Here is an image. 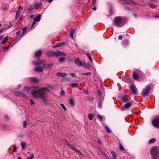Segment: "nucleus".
I'll use <instances>...</instances> for the list:
<instances>
[{
  "mask_svg": "<svg viewBox=\"0 0 159 159\" xmlns=\"http://www.w3.org/2000/svg\"><path fill=\"white\" fill-rule=\"evenodd\" d=\"M98 107L100 108L102 107L101 102L100 101H98Z\"/></svg>",
  "mask_w": 159,
  "mask_h": 159,
  "instance_id": "obj_38",
  "label": "nucleus"
},
{
  "mask_svg": "<svg viewBox=\"0 0 159 159\" xmlns=\"http://www.w3.org/2000/svg\"><path fill=\"white\" fill-rule=\"evenodd\" d=\"M59 61L61 63H63L65 61V59L64 57H61L59 58Z\"/></svg>",
  "mask_w": 159,
  "mask_h": 159,
  "instance_id": "obj_30",
  "label": "nucleus"
},
{
  "mask_svg": "<svg viewBox=\"0 0 159 159\" xmlns=\"http://www.w3.org/2000/svg\"><path fill=\"white\" fill-rule=\"evenodd\" d=\"M77 85V84L76 83H73L71 84V86L72 87L74 88V87H75Z\"/></svg>",
  "mask_w": 159,
  "mask_h": 159,
  "instance_id": "obj_50",
  "label": "nucleus"
},
{
  "mask_svg": "<svg viewBox=\"0 0 159 159\" xmlns=\"http://www.w3.org/2000/svg\"><path fill=\"white\" fill-rule=\"evenodd\" d=\"M42 52L41 50H39L36 51L35 53V56L36 57H39L42 55Z\"/></svg>",
  "mask_w": 159,
  "mask_h": 159,
  "instance_id": "obj_16",
  "label": "nucleus"
},
{
  "mask_svg": "<svg viewBox=\"0 0 159 159\" xmlns=\"http://www.w3.org/2000/svg\"><path fill=\"white\" fill-rule=\"evenodd\" d=\"M26 30L27 28L26 27H24L23 28L22 30V33H25L26 31Z\"/></svg>",
  "mask_w": 159,
  "mask_h": 159,
  "instance_id": "obj_52",
  "label": "nucleus"
},
{
  "mask_svg": "<svg viewBox=\"0 0 159 159\" xmlns=\"http://www.w3.org/2000/svg\"><path fill=\"white\" fill-rule=\"evenodd\" d=\"M20 14L21 11H20L19 10H18L16 12V15L19 16Z\"/></svg>",
  "mask_w": 159,
  "mask_h": 159,
  "instance_id": "obj_48",
  "label": "nucleus"
},
{
  "mask_svg": "<svg viewBox=\"0 0 159 159\" xmlns=\"http://www.w3.org/2000/svg\"><path fill=\"white\" fill-rule=\"evenodd\" d=\"M151 153L153 159H159V152L158 149L156 148L151 149Z\"/></svg>",
  "mask_w": 159,
  "mask_h": 159,
  "instance_id": "obj_2",
  "label": "nucleus"
},
{
  "mask_svg": "<svg viewBox=\"0 0 159 159\" xmlns=\"http://www.w3.org/2000/svg\"><path fill=\"white\" fill-rule=\"evenodd\" d=\"M122 3L124 4H129V2H128L126 0H124L123 1H122Z\"/></svg>",
  "mask_w": 159,
  "mask_h": 159,
  "instance_id": "obj_45",
  "label": "nucleus"
},
{
  "mask_svg": "<svg viewBox=\"0 0 159 159\" xmlns=\"http://www.w3.org/2000/svg\"><path fill=\"white\" fill-rule=\"evenodd\" d=\"M21 144L22 147V149H24L25 148V147L26 146V143L25 142L23 141L21 142Z\"/></svg>",
  "mask_w": 159,
  "mask_h": 159,
  "instance_id": "obj_24",
  "label": "nucleus"
},
{
  "mask_svg": "<svg viewBox=\"0 0 159 159\" xmlns=\"http://www.w3.org/2000/svg\"><path fill=\"white\" fill-rule=\"evenodd\" d=\"M5 118L6 120L7 121L9 119V117L7 116H5Z\"/></svg>",
  "mask_w": 159,
  "mask_h": 159,
  "instance_id": "obj_57",
  "label": "nucleus"
},
{
  "mask_svg": "<svg viewBox=\"0 0 159 159\" xmlns=\"http://www.w3.org/2000/svg\"><path fill=\"white\" fill-rule=\"evenodd\" d=\"M123 43L124 45L127 46L129 44V42L128 40L124 41Z\"/></svg>",
  "mask_w": 159,
  "mask_h": 159,
  "instance_id": "obj_35",
  "label": "nucleus"
},
{
  "mask_svg": "<svg viewBox=\"0 0 159 159\" xmlns=\"http://www.w3.org/2000/svg\"><path fill=\"white\" fill-rule=\"evenodd\" d=\"M70 75L73 77H76V75L75 73H70Z\"/></svg>",
  "mask_w": 159,
  "mask_h": 159,
  "instance_id": "obj_51",
  "label": "nucleus"
},
{
  "mask_svg": "<svg viewBox=\"0 0 159 159\" xmlns=\"http://www.w3.org/2000/svg\"><path fill=\"white\" fill-rule=\"evenodd\" d=\"M45 61L44 60H41L34 61V63L35 65H40L43 62Z\"/></svg>",
  "mask_w": 159,
  "mask_h": 159,
  "instance_id": "obj_17",
  "label": "nucleus"
},
{
  "mask_svg": "<svg viewBox=\"0 0 159 159\" xmlns=\"http://www.w3.org/2000/svg\"><path fill=\"white\" fill-rule=\"evenodd\" d=\"M59 53L58 54V57L61 56H66V54L65 53L63 52H62L59 51Z\"/></svg>",
  "mask_w": 159,
  "mask_h": 159,
  "instance_id": "obj_27",
  "label": "nucleus"
},
{
  "mask_svg": "<svg viewBox=\"0 0 159 159\" xmlns=\"http://www.w3.org/2000/svg\"><path fill=\"white\" fill-rule=\"evenodd\" d=\"M98 143L100 144H102V142L101 141V140L100 139H98Z\"/></svg>",
  "mask_w": 159,
  "mask_h": 159,
  "instance_id": "obj_62",
  "label": "nucleus"
},
{
  "mask_svg": "<svg viewBox=\"0 0 159 159\" xmlns=\"http://www.w3.org/2000/svg\"><path fill=\"white\" fill-rule=\"evenodd\" d=\"M102 154L107 159H111V158L110 157L108 156L107 154L105 152H103Z\"/></svg>",
  "mask_w": 159,
  "mask_h": 159,
  "instance_id": "obj_34",
  "label": "nucleus"
},
{
  "mask_svg": "<svg viewBox=\"0 0 159 159\" xmlns=\"http://www.w3.org/2000/svg\"><path fill=\"white\" fill-rule=\"evenodd\" d=\"M98 117L101 120H102L103 119V117L100 115H98Z\"/></svg>",
  "mask_w": 159,
  "mask_h": 159,
  "instance_id": "obj_55",
  "label": "nucleus"
},
{
  "mask_svg": "<svg viewBox=\"0 0 159 159\" xmlns=\"http://www.w3.org/2000/svg\"><path fill=\"white\" fill-rule=\"evenodd\" d=\"M66 144L71 149L73 150H74L78 152L81 155L82 154V153L80 151V150H78V149H76L74 146L71 145L68 142H66Z\"/></svg>",
  "mask_w": 159,
  "mask_h": 159,
  "instance_id": "obj_8",
  "label": "nucleus"
},
{
  "mask_svg": "<svg viewBox=\"0 0 159 159\" xmlns=\"http://www.w3.org/2000/svg\"><path fill=\"white\" fill-rule=\"evenodd\" d=\"M151 86L148 85L146 88L143 89L142 91L141 94L143 97H145L148 95L151 89Z\"/></svg>",
  "mask_w": 159,
  "mask_h": 159,
  "instance_id": "obj_5",
  "label": "nucleus"
},
{
  "mask_svg": "<svg viewBox=\"0 0 159 159\" xmlns=\"http://www.w3.org/2000/svg\"><path fill=\"white\" fill-rule=\"evenodd\" d=\"M60 106L63 108L64 110H66L67 109L65 106L63 104H61Z\"/></svg>",
  "mask_w": 159,
  "mask_h": 159,
  "instance_id": "obj_42",
  "label": "nucleus"
},
{
  "mask_svg": "<svg viewBox=\"0 0 159 159\" xmlns=\"http://www.w3.org/2000/svg\"><path fill=\"white\" fill-rule=\"evenodd\" d=\"M52 64L51 63L49 65L46 64L43 66V67L46 69H48L51 68L53 66Z\"/></svg>",
  "mask_w": 159,
  "mask_h": 159,
  "instance_id": "obj_21",
  "label": "nucleus"
},
{
  "mask_svg": "<svg viewBox=\"0 0 159 159\" xmlns=\"http://www.w3.org/2000/svg\"><path fill=\"white\" fill-rule=\"evenodd\" d=\"M27 122L26 121H24L23 122V127L25 128L26 127L27 125Z\"/></svg>",
  "mask_w": 159,
  "mask_h": 159,
  "instance_id": "obj_39",
  "label": "nucleus"
},
{
  "mask_svg": "<svg viewBox=\"0 0 159 159\" xmlns=\"http://www.w3.org/2000/svg\"><path fill=\"white\" fill-rule=\"evenodd\" d=\"M132 103L131 102H127L125 105V107H123L121 109V110L123 111L125 110V108L128 109L132 106Z\"/></svg>",
  "mask_w": 159,
  "mask_h": 159,
  "instance_id": "obj_11",
  "label": "nucleus"
},
{
  "mask_svg": "<svg viewBox=\"0 0 159 159\" xmlns=\"http://www.w3.org/2000/svg\"><path fill=\"white\" fill-rule=\"evenodd\" d=\"M3 129L5 130H9V128L6 125H4L3 126Z\"/></svg>",
  "mask_w": 159,
  "mask_h": 159,
  "instance_id": "obj_43",
  "label": "nucleus"
},
{
  "mask_svg": "<svg viewBox=\"0 0 159 159\" xmlns=\"http://www.w3.org/2000/svg\"><path fill=\"white\" fill-rule=\"evenodd\" d=\"M137 71L139 72L140 79H144L146 78L145 75L141 71L139 70H137Z\"/></svg>",
  "mask_w": 159,
  "mask_h": 159,
  "instance_id": "obj_12",
  "label": "nucleus"
},
{
  "mask_svg": "<svg viewBox=\"0 0 159 159\" xmlns=\"http://www.w3.org/2000/svg\"><path fill=\"white\" fill-rule=\"evenodd\" d=\"M124 21L122 20L121 18L120 17H116L114 20V23L116 26L120 27L124 25Z\"/></svg>",
  "mask_w": 159,
  "mask_h": 159,
  "instance_id": "obj_3",
  "label": "nucleus"
},
{
  "mask_svg": "<svg viewBox=\"0 0 159 159\" xmlns=\"http://www.w3.org/2000/svg\"><path fill=\"white\" fill-rule=\"evenodd\" d=\"M34 7H30L28 9V12H31L32 11Z\"/></svg>",
  "mask_w": 159,
  "mask_h": 159,
  "instance_id": "obj_49",
  "label": "nucleus"
},
{
  "mask_svg": "<svg viewBox=\"0 0 159 159\" xmlns=\"http://www.w3.org/2000/svg\"><path fill=\"white\" fill-rule=\"evenodd\" d=\"M34 91H37V93H41L44 91H46L47 92H49L50 90L47 87L43 88H39L37 90H34Z\"/></svg>",
  "mask_w": 159,
  "mask_h": 159,
  "instance_id": "obj_9",
  "label": "nucleus"
},
{
  "mask_svg": "<svg viewBox=\"0 0 159 159\" xmlns=\"http://www.w3.org/2000/svg\"><path fill=\"white\" fill-rule=\"evenodd\" d=\"M61 73L60 72H57L56 73V75L57 76H61Z\"/></svg>",
  "mask_w": 159,
  "mask_h": 159,
  "instance_id": "obj_60",
  "label": "nucleus"
},
{
  "mask_svg": "<svg viewBox=\"0 0 159 159\" xmlns=\"http://www.w3.org/2000/svg\"><path fill=\"white\" fill-rule=\"evenodd\" d=\"M90 101L91 102H94V98L93 97L91 98L90 100Z\"/></svg>",
  "mask_w": 159,
  "mask_h": 159,
  "instance_id": "obj_56",
  "label": "nucleus"
},
{
  "mask_svg": "<svg viewBox=\"0 0 159 159\" xmlns=\"http://www.w3.org/2000/svg\"><path fill=\"white\" fill-rule=\"evenodd\" d=\"M66 43H58L57 44V46H59V47L64 46L66 45Z\"/></svg>",
  "mask_w": 159,
  "mask_h": 159,
  "instance_id": "obj_31",
  "label": "nucleus"
},
{
  "mask_svg": "<svg viewBox=\"0 0 159 159\" xmlns=\"http://www.w3.org/2000/svg\"><path fill=\"white\" fill-rule=\"evenodd\" d=\"M8 40V38L7 36L5 37L4 39L1 42V44H3L5 43Z\"/></svg>",
  "mask_w": 159,
  "mask_h": 159,
  "instance_id": "obj_23",
  "label": "nucleus"
},
{
  "mask_svg": "<svg viewBox=\"0 0 159 159\" xmlns=\"http://www.w3.org/2000/svg\"><path fill=\"white\" fill-rule=\"evenodd\" d=\"M133 76L134 79L136 80L140 79L139 72L138 71V73L134 72L133 74Z\"/></svg>",
  "mask_w": 159,
  "mask_h": 159,
  "instance_id": "obj_14",
  "label": "nucleus"
},
{
  "mask_svg": "<svg viewBox=\"0 0 159 159\" xmlns=\"http://www.w3.org/2000/svg\"><path fill=\"white\" fill-rule=\"evenodd\" d=\"M152 125L156 128H159V116L157 118L153 119L152 121Z\"/></svg>",
  "mask_w": 159,
  "mask_h": 159,
  "instance_id": "obj_7",
  "label": "nucleus"
},
{
  "mask_svg": "<svg viewBox=\"0 0 159 159\" xmlns=\"http://www.w3.org/2000/svg\"><path fill=\"white\" fill-rule=\"evenodd\" d=\"M156 141V139L155 138H152L148 141V143L150 144Z\"/></svg>",
  "mask_w": 159,
  "mask_h": 159,
  "instance_id": "obj_25",
  "label": "nucleus"
},
{
  "mask_svg": "<svg viewBox=\"0 0 159 159\" xmlns=\"http://www.w3.org/2000/svg\"><path fill=\"white\" fill-rule=\"evenodd\" d=\"M98 93L99 94V95L100 96V97H101V91L100 90H98Z\"/></svg>",
  "mask_w": 159,
  "mask_h": 159,
  "instance_id": "obj_58",
  "label": "nucleus"
},
{
  "mask_svg": "<svg viewBox=\"0 0 159 159\" xmlns=\"http://www.w3.org/2000/svg\"><path fill=\"white\" fill-rule=\"evenodd\" d=\"M130 89L133 94H136V87L134 84L130 85Z\"/></svg>",
  "mask_w": 159,
  "mask_h": 159,
  "instance_id": "obj_10",
  "label": "nucleus"
},
{
  "mask_svg": "<svg viewBox=\"0 0 159 159\" xmlns=\"http://www.w3.org/2000/svg\"><path fill=\"white\" fill-rule=\"evenodd\" d=\"M82 90L85 93V94H88L89 93L88 89H82Z\"/></svg>",
  "mask_w": 159,
  "mask_h": 159,
  "instance_id": "obj_32",
  "label": "nucleus"
},
{
  "mask_svg": "<svg viewBox=\"0 0 159 159\" xmlns=\"http://www.w3.org/2000/svg\"><path fill=\"white\" fill-rule=\"evenodd\" d=\"M94 115L90 113V120H93V118L94 117Z\"/></svg>",
  "mask_w": 159,
  "mask_h": 159,
  "instance_id": "obj_53",
  "label": "nucleus"
},
{
  "mask_svg": "<svg viewBox=\"0 0 159 159\" xmlns=\"http://www.w3.org/2000/svg\"><path fill=\"white\" fill-rule=\"evenodd\" d=\"M14 95L16 96H22L24 97H26V96L25 94H24L23 93L17 92H16L15 93Z\"/></svg>",
  "mask_w": 159,
  "mask_h": 159,
  "instance_id": "obj_19",
  "label": "nucleus"
},
{
  "mask_svg": "<svg viewBox=\"0 0 159 159\" xmlns=\"http://www.w3.org/2000/svg\"><path fill=\"white\" fill-rule=\"evenodd\" d=\"M118 39L119 40H121L123 39V37L122 35H120L118 36Z\"/></svg>",
  "mask_w": 159,
  "mask_h": 159,
  "instance_id": "obj_54",
  "label": "nucleus"
},
{
  "mask_svg": "<svg viewBox=\"0 0 159 159\" xmlns=\"http://www.w3.org/2000/svg\"><path fill=\"white\" fill-rule=\"evenodd\" d=\"M74 63L78 67H80L83 66L84 68L89 69V67H87L85 64H83L82 61H80V58L77 57V59L74 61Z\"/></svg>",
  "mask_w": 159,
  "mask_h": 159,
  "instance_id": "obj_4",
  "label": "nucleus"
},
{
  "mask_svg": "<svg viewBox=\"0 0 159 159\" xmlns=\"http://www.w3.org/2000/svg\"><path fill=\"white\" fill-rule=\"evenodd\" d=\"M74 31L73 30L71 31L70 33V36L71 38L72 39H74Z\"/></svg>",
  "mask_w": 159,
  "mask_h": 159,
  "instance_id": "obj_36",
  "label": "nucleus"
},
{
  "mask_svg": "<svg viewBox=\"0 0 159 159\" xmlns=\"http://www.w3.org/2000/svg\"><path fill=\"white\" fill-rule=\"evenodd\" d=\"M30 81L32 83H36L39 81V79L36 77H33L30 79Z\"/></svg>",
  "mask_w": 159,
  "mask_h": 159,
  "instance_id": "obj_15",
  "label": "nucleus"
},
{
  "mask_svg": "<svg viewBox=\"0 0 159 159\" xmlns=\"http://www.w3.org/2000/svg\"><path fill=\"white\" fill-rule=\"evenodd\" d=\"M111 153L113 159H117L116 157V154L115 152L114 151H112L111 152Z\"/></svg>",
  "mask_w": 159,
  "mask_h": 159,
  "instance_id": "obj_26",
  "label": "nucleus"
},
{
  "mask_svg": "<svg viewBox=\"0 0 159 159\" xmlns=\"http://www.w3.org/2000/svg\"><path fill=\"white\" fill-rule=\"evenodd\" d=\"M31 94L34 97L40 98L44 102H47V98L45 97L44 94L42 93H37V91H33L31 92Z\"/></svg>",
  "mask_w": 159,
  "mask_h": 159,
  "instance_id": "obj_1",
  "label": "nucleus"
},
{
  "mask_svg": "<svg viewBox=\"0 0 159 159\" xmlns=\"http://www.w3.org/2000/svg\"><path fill=\"white\" fill-rule=\"evenodd\" d=\"M30 101L31 102L30 104L31 105H32V104L33 103V100L32 99H30Z\"/></svg>",
  "mask_w": 159,
  "mask_h": 159,
  "instance_id": "obj_61",
  "label": "nucleus"
},
{
  "mask_svg": "<svg viewBox=\"0 0 159 159\" xmlns=\"http://www.w3.org/2000/svg\"><path fill=\"white\" fill-rule=\"evenodd\" d=\"M37 3L38 5L39 6V5H41L43 3L42 2H40Z\"/></svg>",
  "mask_w": 159,
  "mask_h": 159,
  "instance_id": "obj_64",
  "label": "nucleus"
},
{
  "mask_svg": "<svg viewBox=\"0 0 159 159\" xmlns=\"http://www.w3.org/2000/svg\"><path fill=\"white\" fill-rule=\"evenodd\" d=\"M121 100L124 103L127 101V99L126 97H123L121 98Z\"/></svg>",
  "mask_w": 159,
  "mask_h": 159,
  "instance_id": "obj_33",
  "label": "nucleus"
},
{
  "mask_svg": "<svg viewBox=\"0 0 159 159\" xmlns=\"http://www.w3.org/2000/svg\"><path fill=\"white\" fill-rule=\"evenodd\" d=\"M67 75L66 73H61V76L62 77H65Z\"/></svg>",
  "mask_w": 159,
  "mask_h": 159,
  "instance_id": "obj_41",
  "label": "nucleus"
},
{
  "mask_svg": "<svg viewBox=\"0 0 159 159\" xmlns=\"http://www.w3.org/2000/svg\"><path fill=\"white\" fill-rule=\"evenodd\" d=\"M59 52L58 50L56 52L53 51H50L47 52V54L48 57H58V54Z\"/></svg>",
  "mask_w": 159,
  "mask_h": 159,
  "instance_id": "obj_6",
  "label": "nucleus"
},
{
  "mask_svg": "<svg viewBox=\"0 0 159 159\" xmlns=\"http://www.w3.org/2000/svg\"><path fill=\"white\" fill-rule=\"evenodd\" d=\"M105 128L107 133H111V130L107 126L105 125Z\"/></svg>",
  "mask_w": 159,
  "mask_h": 159,
  "instance_id": "obj_29",
  "label": "nucleus"
},
{
  "mask_svg": "<svg viewBox=\"0 0 159 159\" xmlns=\"http://www.w3.org/2000/svg\"><path fill=\"white\" fill-rule=\"evenodd\" d=\"M34 157V155L33 154H32L30 157H28L26 158V159H32Z\"/></svg>",
  "mask_w": 159,
  "mask_h": 159,
  "instance_id": "obj_46",
  "label": "nucleus"
},
{
  "mask_svg": "<svg viewBox=\"0 0 159 159\" xmlns=\"http://www.w3.org/2000/svg\"><path fill=\"white\" fill-rule=\"evenodd\" d=\"M9 46H7V47H6L5 48L3 47V51L4 52H6L7 49L9 48Z\"/></svg>",
  "mask_w": 159,
  "mask_h": 159,
  "instance_id": "obj_40",
  "label": "nucleus"
},
{
  "mask_svg": "<svg viewBox=\"0 0 159 159\" xmlns=\"http://www.w3.org/2000/svg\"><path fill=\"white\" fill-rule=\"evenodd\" d=\"M39 6L37 3H36L34 5L33 7L37 9L38 8Z\"/></svg>",
  "mask_w": 159,
  "mask_h": 159,
  "instance_id": "obj_47",
  "label": "nucleus"
},
{
  "mask_svg": "<svg viewBox=\"0 0 159 159\" xmlns=\"http://www.w3.org/2000/svg\"><path fill=\"white\" fill-rule=\"evenodd\" d=\"M69 103L72 106L75 105L74 101L72 99H69Z\"/></svg>",
  "mask_w": 159,
  "mask_h": 159,
  "instance_id": "obj_28",
  "label": "nucleus"
},
{
  "mask_svg": "<svg viewBox=\"0 0 159 159\" xmlns=\"http://www.w3.org/2000/svg\"><path fill=\"white\" fill-rule=\"evenodd\" d=\"M65 94V91L62 89L60 93V94L61 95L64 96Z\"/></svg>",
  "mask_w": 159,
  "mask_h": 159,
  "instance_id": "obj_44",
  "label": "nucleus"
},
{
  "mask_svg": "<svg viewBox=\"0 0 159 159\" xmlns=\"http://www.w3.org/2000/svg\"><path fill=\"white\" fill-rule=\"evenodd\" d=\"M119 145L120 147V149L121 150L124 151L125 150V149L124 147L122 146V144L120 143H119Z\"/></svg>",
  "mask_w": 159,
  "mask_h": 159,
  "instance_id": "obj_37",
  "label": "nucleus"
},
{
  "mask_svg": "<svg viewBox=\"0 0 159 159\" xmlns=\"http://www.w3.org/2000/svg\"><path fill=\"white\" fill-rule=\"evenodd\" d=\"M97 63V61L95 59L93 60L92 57L90 55V66L91 65L93 67H94V64Z\"/></svg>",
  "mask_w": 159,
  "mask_h": 159,
  "instance_id": "obj_13",
  "label": "nucleus"
},
{
  "mask_svg": "<svg viewBox=\"0 0 159 159\" xmlns=\"http://www.w3.org/2000/svg\"><path fill=\"white\" fill-rule=\"evenodd\" d=\"M84 75H89V72H87L85 73H82Z\"/></svg>",
  "mask_w": 159,
  "mask_h": 159,
  "instance_id": "obj_63",
  "label": "nucleus"
},
{
  "mask_svg": "<svg viewBox=\"0 0 159 159\" xmlns=\"http://www.w3.org/2000/svg\"><path fill=\"white\" fill-rule=\"evenodd\" d=\"M41 18V15L40 14H38L36 17L35 18L34 20L35 21L38 22L40 20Z\"/></svg>",
  "mask_w": 159,
  "mask_h": 159,
  "instance_id": "obj_22",
  "label": "nucleus"
},
{
  "mask_svg": "<svg viewBox=\"0 0 159 159\" xmlns=\"http://www.w3.org/2000/svg\"><path fill=\"white\" fill-rule=\"evenodd\" d=\"M96 2V0H93L92 1V2H93V4L91 6V8L94 11H95L97 10V8L96 7L94 6V5H95Z\"/></svg>",
  "mask_w": 159,
  "mask_h": 159,
  "instance_id": "obj_20",
  "label": "nucleus"
},
{
  "mask_svg": "<svg viewBox=\"0 0 159 159\" xmlns=\"http://www.w3.org/2000/svg\"><path fill=\"white\" fill-rule=\"evenodd\" d=\"M43 70V68L39 66H37L34 68V70L37 72H42Z\"/></svg>",
  "mask_w": 159,
  "mask_h": 159,
  "instance_id": "obj_18",
  "label": "nucleus"
},
{
  "mask_svg": "<svg viewBox=\"0 0 159 159\" xmlns=\"http://www.w3.org/2000/svg\"><path fill=\"white\" fill-rule=\"evenodd\" d=\"M32 88H33L34 89H39V88L38 86H32Z\"/></svg>",
  "mask_w": 159,
  "mask_h": 159,
  "instance_id": "obj_59",
  "label": "nucleus"
}]
</instances>
